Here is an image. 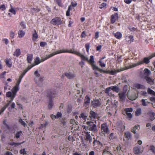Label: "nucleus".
I'll list each match as a JSON object with an SVG mask.
<instances>
[{"label": "nucleus", "mask_w": 155, "mask_h": 155, "mask_svg": "<svg viewBox=\"0 0 155 155\" xmlns=\"http://www.w3.org/2000/svg\"><path fill=\"white\" fill-rule=\"evenodd\" d=\"M87 126H83L84 129L86 130H89L94 133H96L98 131V129L97 126L96 121H88L86 122Z\"/></svg>", "instance_id": "1"}, {"label": "nucleus", "mask_w": 155, "mask_h": 155, "mask_svg": "<svg viewBox=\"0 0 155 155\" xmlns=\"http://www.w3.org/2000/svg\"><path fill=\"white\" fill-rule=\"evenodd\" d=\"M152 57H145L144 58L143 61H140L136 63L132 64H130L129 66L130 68H132L134 67L139 66L140 65L143 64L144 63L146 64H148L150 62V59Z\"/></svg>", "instance_id": "2"}, {"label": "nucleus", "mask_w": 155, "mask_h": 155, "mask_svg": "<svg viewBox=\"0 0 155 155\" xmlns=\"http://www.w3.org/2000/svg\"><path fill=\"white\" fill-rule=\"evenodd\" d=\"M35 76L34 81L38 85H40L43 80V78L40 77V74L38 70L36 71L34 73Z\"/></svg>", "instance_id": "3"}, {"label": "nucleus", "mask_w": 155, "mask_h": 155, "mask_svg": "<svg viewBox=\"0 0 155 155\" xmlns=\"http://www.w3.org/2000/svg\"><path fill=\"white\" fill-rule=\"evenodd\" d=\"M101 133L104 135L108 134L110 133L108 126L105 123L101 125Z\"/></svg>", "instance_id": "4"}, {"label": "nucleus", "mask_w": 155, "mask_h": 155, "mask_svg": "<svg viewBox=\"0 0 155 155\" xmlns=\"http://www.w3.org/2000/svg\"><path fill=\"white\" fill-rule=\"evenodd\" d=\"M78 56L80 57L81 61L83 62L84 61H86L88 62L89 64L90 63L91 60L92 59L91 58H94L93 56L91 55L90 56V59H89L87 56L83 55L81 53H80V54H79Z\"/></svg>", "instance_id": "5"}, {"label": "nucleus", "mask_w": 155, "mask_h": 155, "mask_svg": "<svg viewBox=\"0 0 155 155\" xmlns=\"http://www.w3.org/2000/svg\"><path fill=\"white\" fill-rule=\"evenodd\" d=\"M49 56V55H47L45 57L42 58L41 60H40L39 58L38 57L36 58L35 59L34 64H35V65H38L40 63L43 62L45 60L50 58H48Z\"/></svg>", "instance_id": "6"}, {"label": "nucleus", "mask_w": 155, "mask_h": 155, "mask_svg": "<svg viewBox=\"0 0 155 155\" xmlns=\"http://www.w3.org/2000/svg\"><path fill=\"white\" fill-rule=\"evenodd\" d=\"M91 104L94 107H100L101 104V100L99 99L94 100L91 102Z\"/></svg>", "instance_id": "7"}, {"label": "nucleus", "mask_w": 155, "mask_h": 155, "mask_svg": "<svg viewBox=\"0 0 155 155\" xmlns=\"http://www.w3.org/2000/svg\"><path fill=\"white\" fill-rule=\"evenodd\" d=\"M51 23L54 25H59L62 24V21L59 18L57 17L53 18L51 21Z\"/></svg>", "instance_id": "8"}, {"label": "nucleus", "mask_w": 155, "mask_h": 155, "mask_svg": "<svg viewBox=\"0 0 155 155\" xmlns=\"http://www.w3.org/2000/svg\"><path fill=\"white\" fill-rule=\"evenodd\" d=\"M67 52H68V50L66 49H62L57 51L49 54V56H48V58H51L55 55L64 53H67Z\"/></svg>", "instance_id": "9"}, {"label": "nucleus", "mask_w": 155, "mask_h": 155, "mask_svg": "<svg viewBox=\"0 0 155 155\" xmlns=\"http://www.w3.org/2000/svg\"><path fill=\"white\" fill-rule=\"evenodd\" d=\"M143 149V147L137 146L135 147L134 149V153L136 154H139L142 152Z\"/></svg>", "instance_id": "10"}, {"label": "nucleus", "mask_w": 155, "mask_h": 155, "mask_svg": "<svg viewBox=\"0 0 155 155\" xmlns=\"http://www.w3.org/2000/svg\"><path fill=\"white\" fill-rule=\"evenodd\" d=\"M6 96L7 97H9L11 99L10 100L8 103H9V104H10L11 102L13 100L16 95L13 94L12 92L11 91H8L6 93Z\"/></svg>", "instance_id": "11"}, {"label": "nucleus", "mask_w": 155, "mask_h": 155, "mask_svg": "<svg viewBox=\"0 0 155 155\" xmlns=\"http://www.w3.org/2000/svg\"><path fill=\"white\" fill-rule=\"evenodd\" d=\"M103 155H112L110 152V148L109 147H106L103 150Z\"/></svg>", "instance_id": "12"}, {"label": "nucleus", "mask_w": 155, "mask_h": 155, "mask_svg": "<svg viewBox=\"0 0 155 155\" xmlns=\"http://www.w3.org/2000/svg\"><path fill=\"white\" fill-rule=\"evenodd\" d=\"M144 78L146 80L148 83L150 84H154V80L149 76H144Z\"/></svg>", "instance_id": "13"}, {"label": "nucleus", "mask_w": 155, "mask_h": 155, "mask_svg": "<svg viewBox=\"0 0 155 155\" xmlns=\"http://www.w3.org/2000/svg\"><path fill=\"white\" fill-rule=\"evenodd\" d=\"M80 119V122L81 123H84L86 121V119L87 117V116L84 114L82 113L79 116Z\"/></svg>", "instance_id": "14"}, {"label": "nucleus", "mask_w": 155, "mask_h": 155, "mask_svg": "<svg viewBox=\"0 0 155 155\" xmlns=\"http://www.w3.org/2000/svg\"><path fill=\"white\" fill-rule=\"evenodd\" d=\"M91 60L90 63L89 64L91 66L92 69L94 70H97L99 69V68L94 64V58H91Z\"/></svg>", "instance_id": "15"}, {"label": "nucleus", "mask_w": 155, "mask_h": 155, "mask_svg": "<svg viewBox=\"0 0 155 155\" xmlns=\"http://www.w3.org/2000/svg\"><path fill=\"white\" fill-rule=\"evenodd\" d=\"M118 18V14L117 13H115L113 15H112L111 17V22L112 23H114L116 20H117Z\"/></svg>", "instance_id": "16"}, {"label": "nucleus", "mask_w": 155, "mask_h": 155, "mask_svg": "<svg viewBox=\"0 0 155 155\" xmlns=\"http://www.w3.org/2000/svg\"><path fill=\"white\" fill-rule=\"evenodd\" d=\"M6 73L5 71H4L0 74V79H2V81L6 85L8 84V83L5 81V75Z\"/></svg>", "instance_id": "17"}, {"label": "nucleus", "mask_w": 155, "mask_h": 155, "mask_svg": "<svg viewBox=\"0 0 155 155\" xmlns=\"http://www.w3.org/2000/svg\"><path fill=\"white\" fill-rule=\"evenodd\" d=\"M21 52L19 48L16 49L13 52V55L15 57H18L21 54Z\"/></svg>", "instance_id": "18"}, {"label": "nucleus", "mask_w": 155, "mask_h": 155, "mask_svg": "<svg viewBox=\"0 0 155 155\" xmlns=\"http://www.w3.org/2000/svg\"><path fill=\"white\" fill-rule=\"evenodd\" d=\"M86 140L87 141L89 142L90 144H91L92 139L90 134L88 133H87L86 134Z\"/></svg>", "instance_id": "19"}, {"label": "nucleus", "mask_w": 155, "mask_h": 155, "mask_svg": "<svg viewBox=\"0 0 155 155\" xmlns=\"http://www.w3.org/2000/svg\"><path fill=\"white\" fill-rule=\"evenodd\" d=\"M65 75L69 79H72L75 77V75L74 73L70 72L66 73Z\"/></svg>", "instance_id": "20"}, {"label": "nucleus", "mask_w": 155, "mask_h": 155, "mask_svg": "<svg viewBox=\"0 0 155 155\" xmlns=\"http://www.w3.org/2000/svg\"><path fill=\"white\" fill-rule=\"evenodd\" d=\"M126 41L128 43H130L134 41L133 36L130 35L128 36H127L125 38Z\"/></svg>", "instance_id": "21"}, {"label": "nucleus", "mask_w": 155, "mask_h": 155, "mask_svg": "<svg viewBox=\"0 0 155 155\" xmlns=\"http://www.w3.org/2000/svg\"><path fill=\"white\" fill-rule=\"evenodd\" d=\"M119 98L121 101H124L126 98V95L125 93H122L118 94Z\"/></svg>", "instance_id": "22"}, {"label": "nucleus", "mask_w": 155, "mask_h": 155, "mask_svg": "<svg viewBox=\"0 0 155 155\" xmlns=\"http://www.w3.org/2000/svg\"><path fill=\"white\" fill-rule=\"evenodd\" d=\"M125 138L127 140H128L131 138V133L127 131L124 133V134Z\"/></svg>", "instance_id": "23"}, {"label": "nucleus", "mask_w": 155, "mask_h": 155, "mask_svg": "<svg viewBox=\"0 0 155 155\" xmlns=\"http://www.w3.org/2000/svg\"><path fill=\"white\" fill-rule=\"evenodd\" d=\"M19 90V86H18L17 85H15L14 86L12 89L11 91L15 95H16L17 92Z\"/></svg>", "instance_id": "24"}, {"label": "nucleus", "mask_w": 155, "mask_h": 155, "mask_svg": "<svg viewBox=\"0 0 155 155\" xmlns=\"http://www.w3.org/2000/svg\"><path fill=\"white\" fill-rule=\"evenodd\" d=\"M25 34V32L22 30H19L18 31V37L19 38H22Z\"/></svg>", "instance_id": "25"}, {"label": "nucleus", "mask_w": 155, "mask_h": 155, "mask_svg": "<svg viewBox=\"0 0 155 155\" xmlns=\"http://www.w3.org/2000/svg\"><path fill=\"white\" fill-rule=\"evenodd\" d=\"M134 86L135 88L138 89H145V87L144 85L138 83L135 84H134Z\"/></svg>", "instance_id": "26"}, {"label": "nucleus", "mask_w": 155, "mask_h": 155, "mask_svg": "<svg viewBox=\"0 0 155 155\" xmlns=\"http://www.w3.org/2000/svg\"><path fill=\"white\" fill-rule=\"evenodd\" d=\"M96 117V114L94 112L91 111L90 112V114L89 115V117L91 118V119L92 120V119H94Z\"/></svg>", "instance_id": "27"}, {"label": "nucleus", "mask_w": 155, "mask_h": 155, "mask_svg": "<svg viewBox=\"0 0 155 155\" xmlns=\"http://www.w3.org/2000/svg\"><path fill=\"white\" fill-rule=\"evenodd\" d=\"M143 73L145 75L144 76H149L151 74L150 71L147 68H145L144 70Z\"/></svg>", "instance_id": "28"}, {"label": "nucleus", "mask_w": 155, "mask_h": 155, "mask_svg": "<svg viewBox=\"0 0 155 155\" xmlns=\"http://www.w3.org/2000/svg\"><path fill=\"white\" fill-rule=\"evenodd\" d=\"M140 127L139 125L135 126L134 127H133L131 130V132L136 134V130H139L140 129Z\"/></svg>", "instance_id": "29"}, {"label": "nucleus", "mask_w": 155, "mask_h": 155, "mask_svg": "<svg viewBox=\"0 0 155 155\" xmlns=\"http://www.w3.org/2000/svg\"><path fill=\"white\" fill-rule=\"evenodd\" d=\"M33 59V55L32 54H28L27 55V61L28 62L31 63Z\"/></svg>", "instance_id": "30"}, {"label": "nucleus", "mask_w": 155, "mask_h": 155, "mask_svg": "<svg viewBox=\"0 0 155 155\" xmlns=\"http://www.w3.org/2000/svg\"><path fill=\"white\" fill-rule=\"evenodd\" d=\"M111 90L113 91H115L117 93L118 92L120 91L119 88L116 86L111 87Z\"/></svg>", "instance_id": "31"}, {"label": "nucleus", "mask_w": 155, "mask_h": 155, "mask_svg": "<svg viewBox=\"0 0 155 155\" xmlns=\"http://www.w3.org/2000/svg\"><path fill=\"white\" fill-rule=\"evenodd\" d=\"M114 36L118 39H120L122 36V35L121 33L117 32L114 34Z\"/></svg>", "instance_id": "32"}, {"label": "nucleus", "mask_w": 155, "mask_h": 155, "mask_svg": "<svg viewBox=\"0 0 155 155\" xmlns=\"http://www.w3.org/2000/svg\"><path fill=\"white\" fill-rule=\"evenodd\" d=\"M123 70H120L119 69L117 70H112L110 71H108L109 73L110 74L112 75H114L115 74H116L117 72H119L120 71H122Z\"/></svg>", "instance_id": "33"}, {"label": "nucleus", "mask_w": 155, "mask_h": 155, "mask_svg": "<svg viewBox=\"0 0 155 155\" xmlns=\"http://www.w3.org/2000/svg\"><path fill=\"white\" fill-rule=\"evenodd\" d=\"M38 38V35L36 32V31H35V33L32 35V40L33 41H35Z\"/></svg>", "instance_id": "34"}, {"label": "nucleus", "mask_w": 155, "mask_h": 155, "mask_svg": "<svg viewBox=\"0 0 155 155\" xmlns=\"http://www.w3.org/2000/svg\"><path fill=\"white\" fill-rule=\"evenodd\" d=\"M68 51L67 53H71L73 54H75L77 55L78 56L79 54H80V52L78 51H74L72 50H71L70 51L68 50Z\"/></svg>", "instance_id": "35"}, {"label": "nucleus", "mask_w": 155, "mask_h": 155, "mask_svg": "<svg viewBox=\"0 0 155 155\" xmlns=\"http://www.w3.org/2000/svg\"><path fill=\"white\" fill-rule=\"evenodd\" d=\"M53 105V102L51 100H50L48 103V107L49 109H51Z\"/></svg>", "instance_id": "36"}, {"label": "nucleus", "mask_w": 155, "mask_h": 155, "mask_svg": "<svg viewBox=\"0 0 155 155\" xmlns=\"http://www.w3.org/2000/svg\"><path fill=\"white\" fill-rule=\"evenodd\" d=\"M141 114V110L140 108L137 109L136 111L135 112V115L136 116H138Z\"/></svg>", "instance_id": "37"}, {"label": "nucleus", "mask_w": 155, "mask_h": 155, "mask_svg": "<svg viewBox=\"0 0 155 155\" xmlns=\"http://www.w3.org/2000/svg\"><path fill=\"white\" fill-rule=\"evenodd\" d=\"M22 134L21 131H18L15 134V137L16 138H18Z\"/></svg>", "instance_id": "38"}, {"label": "nucleus", "mask_w": 155, "mask_h": 155, "mask_svg": "<svg viewBox=\"0 0 155 155\" xmlns=\"http://www.w3.org/2000/svg\"><path fill=\"white\" fill-rule=\"evenodd\" d=\"M155 115V113L153 112L150 113V119L151 120H153L154 119V116Z\"/></svg>", "instance_id": "39"}, {"label": "nucleus", "mask_w": 155, "mask_h": 155, "mask_svg": "<svg viewBox=\"0 0 155 155\" xmlns=\"http://www.w3.org/2000/svg\"><path fill=\"white\" fill-rule=\"evenodd\" d=\"M101 144V143L99 141L94 140L93 142V146L96 147L97 145H99Z\"/></svg>", "instance_id": "40"}, {"label": "nucleus", "mask_w": 155, "mask_h": 155, "mask_svg": "<svg viewBox=\"0 0 155 155\" xmlns=\"http://www.w3.org/2000/svg\"><path fill=\"white\" fill-rule=\"evenodd\" d=\"M9 104V103L7 104L3 107L1 110H0V112H1V113L2 114V113L4 111L6 108L8 107Z\"/></svg>", "instance_id": "41"}, {"label": "nucleus", "mask_w": 155, "mask_h": 155, "mask_svg": "<svg viewBox=\"0 0 155 155\" xmlns=\"http://www.w3.org/2000/svg\"><path fill=\"white\" fill-rule=\"evenodd\" d=\"M141 102H142V105L143 106H147L149 103L147 101H146V100L144 99H142L141 100Z\"/></svg>", "instance_id": "42"}, {"label": "nucleus", "mask_w": 155, "mask_h": 155, "mask_svg": "<svg viewBox=\"0 0 155 155\" xmlns=\"http://www.w3.org/2000/svg\"><path fill=\"white\" fill-rule=\"evenodd\" d=\"M147 92L150 94L155 96V92L151 89L150 88H148V89Z\"/></svg>", "instance_id": "43"}, {"label": "nucleus", "mask_w": 155, "mask_h": 155, "mask_svg": "<svg viewBox=\"0 0 155 155\" xmlns=\"http://www.w3.org/2000/svg\"><path fill=\"white\" fill-rule=\"evenodd\" d=\"M116 136L114 133H111L109 135V138L110 139L113 140L116 138Z\"/></svg>", "instance_id": "44"}, {"label": "nucleus", "mask_w": 155, "mask_h": 155, "mask_svg": "<svg viewBox=\"0 0 155 155\" xmlns=\"http://www.w3.org/2000/svg\"><path fill=\"white\" fill-rule=\"evenodd\" d=\"M118 128L120 131H123L125 129V127L124 125H120L118 126Z\"/></svg>", "instance_id": "45"}, {"label": "nucleus", "mask_w": 155, "mask_h": 155, "mask_svg": "<svg viewBox=\"0 0 155 155\" xmlns=\"http://www.w3.org/2000/svg\"><path fill=\"white\" fill-rule=\"evenodd\" d=\"M71 5H70L69 6L68 9L66 12V15L67 16H68L70 15V12L71 9Z\"/></svg>", "instance_id": "46"}, {"label": "nucleus", "mask_w": 155, "mask_h": 155, "mask_svg": "<svg viewBox=\"0 0 155 155\" xmlns=\"http://www.w3.org/2000/svg\"><path fill=\"white\" fill-rule=\"evenodd\" d=\"M20 25L22 28L25 29L26 28L25 23L24 22H21L20 23Z\"/></svg>", "instance_id": "47"}, {"label": "nucleus", "mask_w": 155, "mask_h": 155, "mask_svg": "<svg viewBox=\"0 0 155 155\" xmlns=\"http://www.w3.org/2000/svg\"><path fill=\"white\" fill-rule=\"evenodd\" d=\"M86 100L85 101V103L86 104H88L90 102V99L89 97L87 96H86Z\"/></svg>", "instance_id": "48"}, {"label": "nucleus", "mask_w": 155, "mask_h": 155, "mask_svg": "<svg viewBox=\"0 0 155 155\" xmlns=\"http://www.w3.org/2000/svg\"><path fill=\"white\" fill-rule=\"evenodd\" d=\"M124 110L126 112H131L133 110L131 108H128L125 109Z\"/></svg>", "instance_id": "49"}, {"label": "nucleus", "mask_w": 155, "mask_h": 155, "mask_svg": "<svg viewBox=\"0 0 155 155\" xmlns=\"http://www.w3.org/2000/svg\"><path fill=\"white\" fill-rule=\"evenodd\" d=\"M99 63H100V66L101 67H105L106 64L102 62L101 60L99 61Z\"/></svg>", "instance_id": "50"}, {"label": "nucleus", "mask_w": 155, "mask_h": 155, "mask_svg": "<svg viewBox=\"0 0 155 155\" xmlns=\"http://www.w3.org/2000/svg\"><path fill=\"white\" fill-rule=\"evenodd\" d=\"M150 149L151 150L152 152L155 153V147L152 145L150 146Z\"/></svg>", "instance_id": "51"}, {"label": "nucleus", "mask_w": 155, "mask_h": 155, "mask_svg": "<svg viewBox=\"0 0 155 155\" xmlns=\"http://www.w3.org/2000/svg\"><path fill=\"white\" fill-rule=\"evenodd\" d=\"M5 63L6 65L9 67H11L12 66V64L8 60L5 61Z\"/></svg>", "instance_id": "52"}, {"label": "nucleus", "mask_w": 155, "mask_h": 155, "mask_svg": "<svg viewBox=\"0 0 155 155\" xmlns=\"http://www.w3.org/2000/svg\"><path fill=\"white\" fill-rule=\"evenodd\" d=\"M111 87H109L107 88L105 90V92L109 94V93H110V91H111Z\"/></svg>", "instance_id": "53"}, {"label": "nucleus", "mask_w": 155, "mask_h": 155, "mask_svg": "<svg viewBox=\"0 0 155 155\" xmlns=\"http://www.w3.org/2000/svg\"><path fill=\"white\" fill-rule=\"evenodd\" d=\"M15 35V33L13 31H11L10 33V37L12 38H13Z\"/></svg>", "instance_id": "54"}, {"label": "nucleus", "mask_w": 155, "mask_h": 155, "mask_svg": "<svg viewBox=\"0 0 155 155\" xmlns=\"http://www.w3.org/2000/svg\"><path fill=\"white\" fill-rule=\"evenodd\" d=\"M2 41L3 43L6 45H8L9 43V41L7 38H3L2 39Z\"/></svg>", "instance_id": "55"}, {"label": "nucleus", "mask_w": 155, "mask_h": 155, "mask_svg": "<svg viewBox=\"0 0 155 155\" xmlns=\"http://www.w3.org/2000/svg\"><path fill=\"white\" fill-rule=\"evenodd\" d=\"M19 122H20V123L24 127H25V126H26V124L25 122L23 121L22 119H20L19 120Z\"/></svg>", "instance_id": "56"}, {"label": "nucleus", "mask_w": 155, "mask_h": 155, "mask_svg": "<svg viewBox=\"0 0 155 155\" xmlns=\"http://www.w3.org/2000/svg\"><path fill=\"white\" fill-rule=\"evenodd\" d=\"M20 152L21 154H23V155H25L26 154V152L24 149L21 150Z\"/></svg>", "instance_id": "57"}, {"label": "nucleus", "mask_w": 155, "mask_h": 155, "mask_svg": "<svg viewBox=\"0 0 155 155\" xmlns=\"http://www.w3.org/2000/svg\"><path fill=\"white\" fill-rule=\"evenodd\" d=\"M86 36V35L85 31L83 32L81 35V37L82 38H85Z\"/></svg>", "instance_id": "58"}, {"label": "nucleus", "mask_w": 155, "mask_h": 155, "mask_svg": "<svg viewBox=\"0 0 155 155\" xmlns=\"http://www.w3.org/2000/svg\"><path fill=\"white\" fill-rule=\"evenodd\" d=\"M85 47L86 48V51L87 52H88L89 48H90V45L88 43L86 44L85 45Z\"/></svg>", "instance_id": "59"}, {"label": "nucleus", "mask_w": 155, "mask_h": 155, "mask_svg": "<svg viewBox=\"0 0 155 155\" xmlns=\"http://www.w3.org/2000/svg\"><path fill=\"white\" fill-rule=\"evenodd\" d=\"M106 3H103L101 5L99 8L101 9H102L105 7L106 6Z\"/></svg>", "instance_id": "60"}, {"label": "nucleus", "mask_w": 155, "mask_h": 155, "mask_svg": "<svg viewBox=\"0 0 155 155\" xmlns=\"http://www.w3.org/2000/svg\"><path fill=\"white\" fill-rule=\"evenodd\" d=\"M62 116V114L61 113L58 112L57 114L56 115V117L57 118H59L60 117H61Z\"/></svg>", "instance_id": "61"}, {"label": "nucleus", "mask_w": 155, "mask_h": 155, "mask_svg": "<svg viewBox=\"0 0 155 155\" xmlns=\"http://www.w3.org/2000/svg\"><path fill=\"white\" fill-rule=\"evenodd\" d=\"M99 33L98 31L96 32V33H95V37H94V38L96 39H97L99 38Z\"/></svg>", "instance_id": "62"}, {"label": "nucleus", "mask_w": 155, "mask_h": 155, "mask_svg": "<svg viewBox=\"0 0 155 155\" xmlns=\"http://www.w3.org/2000/svg\"><path fill=\"white\" fill-rule=\"evenodd\" d=\"M9 12L13 14L14 15H15L16 14V12L15 10L13 8H12L11 9H9Z\"/></svg>", "instance_id": "63"}, {"label": "nucleus", "mask_w": 155, "mask_h": 155, "mask_svg": "<svg viewBox=\"0 0 155 155\" xmlns=\"http://www.w3.org/2000/svg\"><path fill=\"white\" fill-rule=\"evenodd\" d=\"M47 45V43L45 42H41L40 44V45L41 47L45 46Z\"/></svg>", "instance_id": "64"}]
</instances>
